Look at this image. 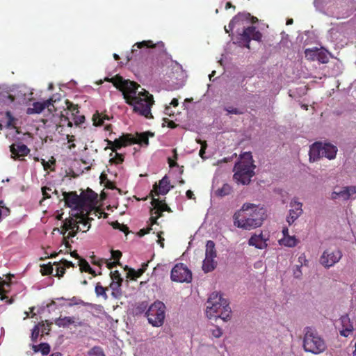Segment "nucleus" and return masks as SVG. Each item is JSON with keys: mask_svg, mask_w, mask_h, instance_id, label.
I'll return each mask as SVG.
<instances>
[{"mask_svg": "<svg viewBox=\"0 0 356 356\" xmlns=\"http://www.w3.org/2000/svg\"><path fill=\"white\" fill-rule=\"evenodd\" d=\"M106 80L122 92L123 97L127 104L133 106L134 111L147 118H152L151 107L154 104L153 96L146 90L134 81L124 79L120 76H115Z\"/></svg>", "mask_w": 356, "mask_h": 356, "instance_id": "1", "label": "nucleus"}, {"mask_svg": "<svg viewBox=\"0 0 356 356\" xmlns=\"http://www.w3.org/2000/svg\"><path fill=\"white\" fill-rule=\"evenodd\" d=\"M266 218V211L263 207L248 203L244 204L233 217L235 226L247 230L260 227Z\"/></svg>", "mask_w": 356, "mask_h": 356, "instance_id": "2", "label": "nucleus"}, {"mask_svg": "<svg viewBox=\"0 0 356 356\" xmlns=\"http://www.w3.org/2000/svg\"><path fill=\"white\" fill-rule=\"evenodd\" d=\"M231 312L228 301L223 298L220 293L213 292L210 294L206 307V315L208 318H221L224 321H227L230 319Z\"/></svg>", "mask_w": 356, "mask_h": 356, "instance_id": "3", "label": "nucleus"}, {"mask_svg": "<svg viewBox=\"0 0 356 356\" xmlns=\"http://www.w3.org/2000/svg\"><path fill=\"white\" fill-rule=\"evenodd\" d=\"M254 169L255 165L253 164L251 154L245 152L234 165L233 178L237 184L248 185L254 175Z\"/></svg>", "mask_w": 356, "mask_h": 356, "instance_id": "4", "label": "nucleus"}, {"mask_svg": "<svg viewBox=\"0 0 356 356\" xmlns=\"http://www.w3.org/2000/svg\"><path fill=\"white\" fill-rule=\"evenodd\" d=\"M326 348L324 339L314 329L310 327L304 329L303 348L305 352L318 355L323 353Z\"/></svg>", "mask_w": 356, "mask_h": 356, "instance_id": "5", "label": "nucleus"}, {"mask_svg": "<svg viewBox=\"0 0 356 356\" xmlns=\"http://www.w3.org/2000/svg\"><path fill=\"white\" fill-rule=\"evenodd\" d=\"M92 220H93L92 217L85 216L84 212L79 213L66 219L64 227L66 231L70 230L67 238L75 236L79 231L87 232L90 227V221Z\"/></svg>", "mask_w": 356, "mask_h": 356, "instance_id": "6", "label": "nucleus"}, {"mask_svg": "<svg viewBox=\"0 0 356 356\" xmlns=\"http://www.w3.org/2000/svg\"><path fill=\"white\" fill-rule=\"evenodd\" d=\"M337 151V147L331 143L316 142L310 147L309 160L316 161L321 157L332 160L335 159Z\"/></svg>", "mask_w": 356, "mask_h": 356, "instance_id": "7", "label": "nucleus"}, {"mask_svg": "<svg viewBox=\"0 0 356 356\" xmlns=\"http://www.w3.org/2000/svg\"><path fill=\"white\" fill-rule=\"evenodd\" d=\"M146 316L149 323L152 326H162L165 317V305L159 300L154 302L149 307Z\"/></svg>", "mask_w": 356, "mask_h": 356, "instance_id": "8", "label": "nucleus"}, {"mask_svg": "<svg viewBox=\"0 0 356 356\" xmlns=\"http://www.w3.org/2000/svg\"><path fill=\"white\" fill-rule=\"evenodd\" d=\"M63 195L65 205L72 209L70 216L83 212L81 195H78L76 192H63Z\"/></svg>", "mask_w": 356, "mask_h": 356, "instance_id": "9", "label": "nucleus"}, {"mask_svg": "<svg viewBox=\"0 0 356 356\" xmlns=\"http://www.w3.org/2000/svg\"><path fill=\"white\" fill-rule=\"evenodd\" d=\"M170 277L173 282L189 283L192 280V273L186 265L179 263L172 268Z\"/></svg>", "mask_w": 356, "mask_h": 356, "instance_id": "10", "label": "nucleus"}, {"mask_svg": "<svg viewBox=\"0 0 356 356\" xmlns=\"http://www.w3.org/2000/svg\"><path fill=\"white\" fill-rule=\"evenodd\" d=\"M342 257V253L339 250H326L320 257V264L325 268H329L339 262Z\"/></svg>", "mask_w": 356, "mask_h": 356, "instance_id": "11", "label": "nucleus"}, {"mask_svg": "<svg viewBox=\"0 0 356 356\" xmlns=\"http://www.w3.org/2000/svg\"><path fill=\"white\" fill-rule=\"evenodd\" d=\"M354 194H356V186H350L335 188L330 195V198L332 200H341L347 201Z\"/></svg>", "mask_w": 356, "mask_h": 356, "instance_id": "12", "label": "nucleus"}, {"mask_svg": "<svg viewBox=\"0 0 356 356\" xmlns=\"http://www.w3.org/2000/svg\"><path fill=\"white\" fill-rule=\"evenodd\" d=\"M289 206L291 209L286 216V222L291 225L302 215L303 211L302 209V204L296 197L291 200Z\"/></svg>", "mask_w": 356, "mask_h": 356, "instance_id": "13", "label": "nucleus"}, {"mask_svg": "<svg viewBox=\"0 0 356 356\" xmlns=\"http://www.w3.org/2000/svg\"><path fill=\"white\" fill-rule=\"evenodd\" d=\"M81 200H83V211L88 212V210H92L97 203V194L90 189H88L86 192L81 193Z\"/></svg>", "mask_w": 356, "mask_h": 356, "instance_id": "14", "label": "nucleus"}, {"mask_svg": "<svg viewBox=\"0 0 356 356\" xmlns=\"http://www.w3.org/2000/svg\"><path fill=\"white\" fill-rule=\"evenodd\" d=\"M240 35L241 40L245 42L244 46L248 49L250 48V42L251 40L259 41L262 38L261 33L259 31H257L254 26L245 28Z\"/></svg>", "mask_w": 356, "mask_h": 356, "instance_id": "15", "label": "nucleus"}, {"mask_svg": "<svg viewBox=\"0 0 356 356\" xmlns=\"http://www.w3.org/2000/svg\"><path fill=\"white\" fill-rule=\"evenodd\" d=\"M33 95L32 90L26 86H19L14 92V95L17 101L24 104H27L33 99Z\"/></svg>", "mask_w": 356, "mask_h": 356, "instance_id": "16", "label": "nucleus"}, {"mask_svg": "<svg viewBox=\"0 0 356 356\" xmlns=\"http://www.w3.org/2000/svg\"><path fill=\"white\" fill-rule=\"evenodd\" d=\"M11 157L14 159L20 156H25L29 152L30 149L28 147L21 143H14L10 146Z\"/></svg>", "mask_w": 356, "mask_h": 356, "instance_id": "17", "label": "nucleus"}, {"mask_svg": "<svg viewBox=\"0 0 356 356\" xmlns=\"http://www.w3.org/2000/svg\"><path fill=\"white\" fill-rule=\"evenodd\" d=\"M340 321L342 326V329L340 330V334L343 337H347L354 330L353 322L347 314L341 316Z\"/></svg>", "mask_w": 356, "mask_h": 356, "instance_id": "18", "label": "nucleus"}, {"mask_svg": "<svg viewBox=\"0 0 356 356\" xmlns=\"http://www.w3.org/2000/svg\"><path fill=\"white\" fill-rule=\"evenodd\" d=\"M52 103V99H49L42 102H36L33 104L32 107H29L26 109L28 115L39 114L41 113L46 108H48Z\"/></svg>", "mask_w": 356, "mask_h": 356, "instance_id": "19", "label": "nucleus"}, {"mask_svg": "<svg viewBox=\"0 0 356 356\" xmlns=\"http://www.w3.org/2000/svg\"><path fill=\"white\" fill-rule=\"evenodd\" d=\"M250 17V14L248 13H238L234 16L229 22L228 26H225V31L226 33H229L233 30L234 26L236 24H243L244 19H248Z\"/></svg>", "mask_w": 356, "mask_h": 356, "instance_id": "20", "label": "nucleus"}, {"mask_svg": "<svg viewBox=\"0 0 356 356\" xmlns=\"http://www.w3.org/2000/svg\"><path fill=\"white\" fill-rule=\"evenodd\" d=\"M55 323L60 327H67L70 325L74 324L75 326H81V322H76L75 317L74 316H65L63 318H58L55 320Z\"/></svg>", "mask_w": 356, "mask_h": 356, "instance_id": "21", "label": "nucleus"}, {"mask_svg": "<svg viewBox=\"0 0 356 356\" xmlns=\"http://www.w3.org/2000/svg\"><path fill=\"white\" fill-rule=\"evenodd\" d=\"M248 244L258 249H264L267 246L266 239L263 237L262 234L252 236L248 241Z\"/></svg>", "mask_w": 356, "mask_h": 356, "instance_id": "22", "label": "nucleus"}, {"mask_svg": "<svg viewBox=\"0 0 356 356\" xmlns=\"http://www.w3.org/2000/svg\"><path fill=\"white\" fill-rule=\"evenodd\" d=\"M156 45L161 46V47L164 46V44L162 42H159L157 44H154L152 40H144L143 42H136L132 47L131 54L133 55L137 54L138 49H135L136 47H137V49H142V48L154 47Z\"/></svg>", "mask_w": 356, "mask_h": 356, "instance_id": "23", "label": "nucleus"}, {"mask_svg": "<svg viewBox=\"0 0 356 356\" xmlns=\"http://www.w3.org/2000/svg\"><path fill=\"white\" fill-rule=\"evenodd\" d=\"M133 143V138L129 137L128 136H122L118 139H115L113 144L115 149H120L122 147H125L132 144Z\"/></svg>", "mask_w": 356, "mask_h": 356, "instance_id": "24", "label": "nucleus"}, {"mask_svg": "<svg viewBox=\"0 0 356 356\" xmlns=\"http://www.w3.org/2000/svg\"><path fill=\"white\" fill-rule=\"evenodd\" d=\"M217 266V262L213 258H209L205 257L202 262V270L207 273L213 271Z\"/></svg>", "mask_w": 356, "mask_h": 356, "instance_id": "25", "label": "nucleus"}, {"mask_svg": "<svg viewBox=\"0 0 356 356\" xmlns=\"http://www.w3.org/2000/svg\"><path fill=\"white\" fill-rule=\"evenodd\" d=\"M169 181L166 176L163 177L159 182V188L156 189V195H166L170 190Z\"/></svg>", "mask_w": 356, "mask_h": 356, "instance_id": "26", "label": "nucleus"}, {"mask_svg": "<svg viewBox=\"0 0 356 356\" xmlns=\"http://www.w3.org/2000/svg\"><path fill=\"white\" fill-rule=\"evenodd\" d=\"M205 257L216 259L217 252L215 248V243L213 241H208L206 244Z\"/></svg>", "mask_w": 356, "mask_h": 356, "instance_id": "27", "label": "nucleus"}, {"mask_svg": "<svg viewBox=\"0 0 356 356\" xmlns=\"http://www.w3.org/2000/svg\"><path fill=\"white\" fill-rule=\"evenodd\" d=\"M122 282L120 281H112L110 284V289L112 290L111 295L113 298H118L121 295V285Z\"/></svg>", "mask_w": 356, "mask_h": 356, "instance_id": "28", "label": "nucleus"}, {"mask_svg": "<svg viewBox=\"0 0 356 356\" xmlns=\"http://www.w3.org/2000/svg\"><path fill=\"white\" fill-rule=\"evenodd\" d=\"M280 243L286 247L293 248L295 247L298 243V240L295 236H285L280 241Z\"/></svg>", "mask_w": 356, "mask_h": 356, "instance_id": "29", "label": "nucleus"}, {"mask_svg": "<svg viewBox=\"0 0 356 356\" xmlns=\"http://www.w3.org/2000/svg\"><path fill=\"white\" fill-rule=\"evenodd\" d=\"M152 204L154 206V209L156 210L155 211V213H157L158 212H163L165 211H170V209L168 207V205L165 203H162L160 200L158 199L153 198L152 201Z\"/></svg>", "mask_w": 356, "mask_h": 356, "instance_id": "30", "label": "nucleus"}, {"mask_svg": "<svg viewBox=\"0 0 356 356\" xmlns=\"http://www.w3.org/2000/svg\"><path fill=\"white\" fill-rule=\"evenodd\" d=\"M317 60L321 63H327L329 61L328 52L324 49H318Z\"/></svg>", "mask_w": 356, "mask_h": 356, "instance_id": "31", "label": "nucleus"}, {"mask_svg": "<svg viewBox=\"0 0 356 356\" xmlns=\"http://www.w3.org/2000/svg\"><path fill=\"white\" fill-rule=\"evenodd\" d=\"M108 120L106 116H102V114L97 112L92 116L93 124L95 126H101L104 124V120Z\"/></svg>", "mask_w": 356, "mask_h": 356, "instance_id": "32", "label": "nucleus"}, {"mask_svg": "<svg viewBox=\"0 0 356 356\" xmlns=\"http://www.w3.org/2000/svg\"><path fill=\"white\" fill-rule=\"evenodd\" d=\"M232 189V188L230 185L228 184H224L220 188L217 190L216 194L218 196L223 197L230 194Z\"/></svg>", "mask_w": 356, "mask_h": 356, "instance_id": "33", "label": "nucleus"}, {"mask_svg": "<svg viewBox=\"0 0 356 356\" xmlns=\"http://www.w3.org/2000/svg\"><path fill=\"white\" fill-rule=\"evenodd\" d=\"M318 49H307L305 51V57L310 60H317Z\"/></svg>", "mask_w": 356, "mask_h": 356, "instance_id": "34", "label": "nucleus"}, {"mask_svg": "<svg viewBox=\"0 0 356 356\" xmlns=\"http://www.w3.org/2000/svg\"><path fill=\"white\" fill-rule=\"evenodd\" d=\"M107 290L106 288L103 287L100 283H97L95 286V293L97 296H102L104 300H106L108 298V296L106 293V291Z\"/></svg>", "mask_w": 356, "mask_h": 356, "instance_id": "35", "label": "nucleus"}, {"mask_svg": "<svg viewBox=\"0 0 356 356\" xmlns=\"http://www.w3.org/2000/svg\"><path fill=\"white\" fill-rule=\"evenodd\" d=\"M88 356H105V354L101 347L94 346L88 352Z\"/></svg>", "mask_w": 356, "mask_h": 356, "instance_id": "36", "label": "nucleus"}, {"mask_svg": "<svg viewBox=\"0 0 356 356\" xmlns=\"http://www.w3.org/2000/svg\"><path fill=\"white\" fill-rule=\"evenodd\" d=\"M54 275L62 277L65 274V268L64 266H60L59 264L54 263Z\"/></svg>", "mask_w": 356, "mask_h": 356, "instance_id": "37", "label": "nucleus"}, {"mask_svg": "<svg viewBox=\"0 0 356 356\" xmlns=\"http://www.w3.org/2000/svg\"><path fill=\"white\" fill-rule=\"evenodd\" d=\"M125 269L127 270H128L127 272V275L129 277H131V279H136L138 277H140L142 275H139L138 274V272H139V269L138 270H135L134 268H129L128 266H126L125 267Z\"/></svg>", "mask_w": 356, "mask_h": 356, "instance_id": "38", "label": "nucleus"}, {"mask_svg": "<svg viewBox=\"0 0 356 356\" xmlns=\"http://www.w3.org/2000/svg\"><path fill=\"white\" fill-rule=\"evenodd\" d=\"M39 334H40L39 325H35L33 327V328L32 329V332H31V340L33 342L37 341Z\"/></svg>", "mask_w": 356, "mask_h": 356, "instance_id": "39", "label": "nucleus"}, {"mask_svg": "<svg viewBox=\"0 0 356 356\" xmlns=\"http://www.w3.org/2000/svg\"><path fill=\"white\" fill-rule=\"evenodd\" d=\"M40 352H41V353L43 355H48L49 353V352H50V346L49 345V343H41L40 344Z\"/></svg>", "mask_w": 356, "mask_h": 356, "instance_id": "40", "label": "nucleus"}, {"mask_svg": "<svg viewBox=\"0 0 356 356\" xmlns=\"http://www.w3.org/2000/svg\"><path fill=\"white\" fill-rule=\"evenodd\" d=\"M98 213L99 214V218H100L103 212L100 209L96 208V205L95 206V208L92 211L89 209L88 213L87 211H84L85 216L86 217H89L90 215H92V216H98Z\"/></svg>", "mask_w": 356, "mask_h": 356, "instance_id": "41", "label": "nucleus"}, {"mask_svg": "<svg viewBox=\"0 0 356 356\" xmlns=\"http://www.w3.org/2000/svg\"><path fill=\"white\" fill-rule=\"evenodd\" d=\"M225 111H226L228 114L241 115L243 113L242 110L232 106L225 107Z\"/></svg>", "mask_w": 356, "mask_h": 356, "instance_id": "42", "label": "nucleus"}, {"mask_svg": "<svg viewBox=\"0 0 356 356\" xmlns=\"http://www.w3.org/2000/svg\"><path fill=\"white\" fill-rule=\"evenodd\" d=\"M210 332L215 338H220L222 335V331L219 327H214L210 330Z\"/></svg>", "mask_w": 356, "mask_h": 356, "instance_id": "43", "label": "nucleus"}, {"mask_svg": "<svg viewBox=\"0 0 356 356\" xmlns=\"http://www.w3.org/2000/svg\"><path fill=\"white\" fill-rule=\"evenodd\" d=\"M137 140H138V143L141 145L144 144L145 145H147L149 144L148 137L144 134H139L138 136Z\"/></svg>", "mask_w": 356, "mask_h": 356, "instance_id": "44", "label": "nucleus"}, {"mask_svg": "<svg viewBox=\"0 0 356 356\" xmlns=\"http://www.w3.org/2000/svg\"><path fill=\"white\" fill-rule=\"evenodd\" d=\"M42 271L43 274H51L54 275V265L42 266Z\"/></svg>", "mask_w": 356, "mask_h": 356, "instance_id": "45", "label": "nucleus"}, {"mask_svg": "<svg viewBox=\"0 0 356 356\" xmlns=\"http://www.w3.org/2000/svg\"><path fill=\"white\" fill-rule=\"evenodd\" d=\"M124 161V156L122 154L116 153L115 156L110 159L111 163L116 164L121 163Z\"/></svg>", "mask_w": 356, "mask_h": 356, "instance_id": "46", "label": "nucleus"}, {"mask_svg": "<svg viewBox=\"0 0 356 356\" xmlns=\"http://www.w3.org/2000/svg\"><path fill=\"white\" fill-rule=\"evenodd\" d=\"M80 266L81 269L86 272L88 270H92V268L90 266L89 264L84 259L81 260Z\"/></svg>", "mask_w": 356, "mask_h": 356, "instance_id": "47", "label": "nucleus"}, {"mask_svg": "<svg viewBox=\"0 0 356 356\" xmlns=\"http://www.w3.org/2000/svg\"><path fill=\"white\" fill-rule=\"evenodd\" d=\"M111 277L112 281H120L122 282V279L120 277V274L118 270L111 273Z\"/></svg>", "mask_w": 356, "mask_h": 356, "instance_id": "48", "label": "nucleus"}, {"mask_svg": "<svg viewBox=\"0 0 356 356\" xmlns=\"http://www.w3.org/2000/svg\"><path fill=\"white\" fill-rule=\"evenodd\" d=\"M85 305L84 302L81 300V299H79L76 297H73L72 299H70V306L76 305Z\"/></svg>", "mask_w": 356, "mask_h": 356, "instance_id": "49", "label": "nucleus"}, {"mask_svg": "<svg viewBox=\"0 0 356 356\" xmlns=\"http://www.w3.org/2000/svg\"><path fill=\"white\" fill-rule=\"evenodd\" d=\"M111 255L115 260L119 261V259L122 256V253L119 250H111Z\"/></svg>", "mask_w": 356, "mask_h": 356, "instance_id": "50", "label": "nucleus"}, {"mask_svg": "<svg viewBox=\"0 0 356 356\" xmlns=\"http://www.w3.org/2000/svg\"><path fill=\"white\" fill-rule=\"evenodd\" d=\"M67 104H68V106H67L68 109L70 111H72L73 114H74V113H79V108H78L77 106L74 105L72 103H70L68 102H67Z\"/></svg>", "mask_w": 356, "mask_h": 356, "instance_id": "51", "label": "nucleus"}, {"mask_svg": "<svg viewBox=\"0 0 356 356\" xmlns=\"http://www.w3.org/2000/svg\"><path fill=\"white\" fill-rule=\"evenodd\" d=\"M42 195L44 196V198L47 199V198H49L51 197L49 193V192L51 191V188L44 186L42 188Z\"/></svg>", "mask_w": 356, "mask_h": 356, "instance_id": "52", "label": "nucleus"}, {"mask_svg": "<svg viewBox=\"0 0 356 356\" xmlns=\"http://www.w3.org/2000/svg\"><path fill=\"white\" fill-rule=\"evenodd\" d=\"M113 227L114 228L119 229L124 232H126L128 229V227L126 225H120L118 222H115Z\"/></svg>", "mask_w": 356, "mask_h": 356, "instance_id": "53", "label": "nucleus"}, {"mask_svg": "<svg viewBox=\"0 0 356 356\" xmlns=\"http://www.w3.org/2000/svg\"><path fill=\"white\" fill-rule=\"evenodd\" d=\"M10 213L9 209L7 207H0V221L1 220L2 215L8 216Z\"/></svg>", "mask_w": 356, "mask_h": 356, "instance_id": "54", "label": "nucleus"}, {"mask_svg": "<svg viewBox=\"0 0 356 356\" xmlns=\"http://www.w3.org/2000/svg\"><path fill=\"white\" fill-rule=\"evenodd\" d=\"M7 116L8 118V126H15V119L10 115L9 112L7 113Z\"/></svg>", "mask_w": 356, "mask_h": 356, "instance_id": "55", "label": "nucleus"}, {"mask_svg": "<svg viewBox=\"0 0 356 356\" xmlns=\"http://www.w3.org/2000/svg\"><path fill=\"white\" fill-rule=\"evenodd\" d=\"M206 147H207V143H206V142H204L203 143H202V147H201V149L199 152V154L202 158H204V154L205 153Z\"/></svg>", "mask_w": 356, "mask_h": 356, "instance_id": "56", "label": "nucleus"}, {"mask_svg": "<svg viewBox=\"0 0 356 356\" xmlns=\"http://www.w3.org/2000/svg\"><path fill=\"white\" fill-rule=\"evenodd\" d=\"M85 120V117L83 115H81V116H78L75 118V124H81L84 122Z\"/></svg>", "mask_w": 356, "mask_h": 356, "instance_id": "57", "label": "nucleus"}, {"mask_svg": "<svg viewBox=\"0 0 356 356\" xmlns=\"http://www.w3.org/2000/svg\"><path fill=\"white\" fill-rule=\"evenodd\" d=\"M119 263V261H106V266L109 269H112Z\"/></svg>", "mask_w": 356, "mask_h": 356, "instance_id": "58", "label": "nucleus"}, {"mask_svg": "<svg viewBox=\"0 0 356 356\" xmlns=\"http://www.w3.org/2000/svg\"><path fill=\"white\" fill-rule=\"evenodd\" d=\"M147 266H148V264L147 263H144L142 265V267L140 268H139L138 274L139 275H143L145 273V271L146 270Z\"/></svg>", "mask_w": 356, "mask_h": 356, "instance_id": "59", "label": "nucleus"}, {"mask_svg": "<svg viewBox=\"0 0 356 356\" xmlns=\"http://www.w3.org/2000/svg\"><path fill=\"white\" fill-rule=\"evenodd\" d=\"M186 197L188 198V199H193L194 198L193 196H194V194L191 191V190H188L186 191Z\"/></svg>", "mask_w": 356, "mask_h": 356, "instance_id": "60", "label": "nucleus"}, {"mask_svg": "<svg viewBox=\"0 0 356 356\" xmlns=\"http://www.w3.org/2000/svg\"><path fill=\"white\" fill-rule=\"evenodd\" d=\"M168 163H169V165L170 167H175V166H178V164L176 161H172L171 159H168Z\"/></svg>", "mask_w": 356, "mask_h": 356, "instance_id": "61", "label": "nucleus"}, {"mask_svg": "<svg viewBox=\"0 0 356 356\" xmlns=\"http://www.w3.org/2000/svg\"><path fill=\"white\" fill-rule=\"evenodd\" d=\"M31 348L33 349V350L34 351V353H38L40 351V345H34L33 344L31 346Z\"/></svg>", "mask_w": 356, "mask_h": 356, "instance_id": "62", "label": "nucleus"}, {"mask_svg": "<svg viewBox=\"0 0 356 356\" xmlns=\"http://www.w3.org/2000/svg\"><path fill=\"white\" fill-rule=\"evenodd\" d=\"M178 99H172L171 102L170 103V105L173 106H177L178 105Z\"/></svg>", "mask_w": 356, "mask_h": 356, "instance_id": "63", "label": "nucleus"}, {"mask_svg": "<svg viewBox=\"0 0 356 356\" xmlns=\"http://www.w3.org/2000/svg\"><path fill=\"white\" fill-rule=\"evenodd\" d=\"M63 266L65 267V266H67V267H70V266H73V264L72 262L71 261H68L67 260H64L63 261Z\"/></svg>", "mask_w": 356, "mask_h": 356, "instance_id": "64", "label": "nucleus"}]
</instances>
